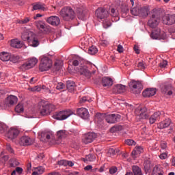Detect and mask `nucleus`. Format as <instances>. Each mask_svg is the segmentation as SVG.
<instances>
[{"instance_id": "obj_44", "label": "nucleus", "mask_w": 175, "mask_h": 175, "mask_svg": "<svg viewBox=\"0 0 175 175\" xmlns=\"http://www.w3.org/2000/svg\"><path fill=\"white\" fill-rule=\"evenodd\" d=\"M57 87V81H52L49 83V88H47L46 90L49 91V94H51V90L53 88H56Z\"/></svg>"}, {"instance_id": "obj_3", "label": "nucleus", "mask_w": 175, "mask_h": 175, "mask_svg": "<svg viewBox=\"0 0 175 175\" xmlns=\"http://www.w3.org/2000/svg\"><path fill=\"white\" fill-rule=\"evenodd\" d=\"M59 15L64 21H72L76 17L75 10L70 7L63 8L59 12Z\"/></svg>"}, {"instance_id": "obj_27", "label": "nucleus", "mask_w": 175, "mask_h": 175, "mask_svg": "<svg viewBox=\"0 0 175 175\" xmlns=\"http://www.w3.org/2000/svg\"><path fill=\"white\" fill-rule=\"evenodd\" d=\"M102 85L103 87H110V85H113V79L108 77H104L102 79Z\"/></svg>"}, {"instance_id": "obj_14", "label": "nucleus", "mask_w": 175, "mask_h": 175, "mask_svg": "<svg viewBox=\"0 0 175 175\" xmlns=\"http://www.w3.org/2000/svg\"><path fill=\"white\" fill-rule=\"evenodd\" d=\"M121 120V116L118 114H111L106 115L105 121L108 122V124H116V122H118Z\"/></svg>"}, {"instance_id": "obj_33", "label": "nucleus", "mask_w": 175, "mask_h": 175, "mask_svg": "<svg viewBox=\"0 0 175 175\" xmlns=\"http://www.w3.org/2000/svg\"><path fill=\"white\" fill-rule=\"evenodd\" d=\"M152 175H163V171L161 169V165H155L152 170Z\"/></svg>"}, {"instance_id": "obj_4", "label": "nucleus", "mask_w": 175, "mask_h": 175, "mask_svg": "<svg viewBox=\"0 0 175 175\" xmlns=\"http://www.w3.org/2000/svg\"><path fill=\"white\" fill-rule=\"evenodd\" d=\"M161 18V11L158 10H153L152 14L148 21V25L150 28H156L159 24V20Z\"/></svg>"}, {"instance_id": "obj_62", "label": "nucleus", "mask_w": 175, "mask_h": 175, "mask_svg": "<svg viewBox=\"0 0 175 175\" xmlns=\"http://www.w3.org/2000/svg\"><path fill=\"white\" fill-rule=\"evenodd\" d=\"M6 149L8 150V151H9V152H10L11 154H14V150H13V148H12V146L10 144H7L6 146Z\"/></svg>"}, {"instance_id": "obj_38", "label": "nucleus", "mask_w": 175, "mask_h": 175, "mask_svg": "<svg viewBox=\"0 0 175 175\" xmlns=\"http://www.w3.org/2000/svg\"><path fill=\"white\" fill-rule=\"evenodd\" d=\"M57 134L58 139H65V137H66V135H68V131L65 130H60L57 131Z\"/></svg>"}, {"instance_id": "obj_1", "label": "nucleus", "mask_w": 175, "mask_h": 175, "mask_svg": "<svg viewBox=\"0 0 175 175\" xmlns=\"http://www.w3.org/2000/svg\"><path fill=\"white\" fill-rule=\"evenodd\" d=\"M83 59L79 57H75L72 59V66H75V70L77 72V73L81 74L82 76L86 77V79H91L92 76V72L88 70V67L86 66H83Z\"/></svg>"}, {"instance_id": "obj_37", "label": "nucleus", "mask_w": 175, "mask_h": 175, "mask_svg": "<svg viewBox=\"0 0 175 175\" xmlns=\"http://www.w3.org/2000/svg\"><path fill=\"white\" fill-rule=\"evenodd\" d=\"M133 175H143L142 173V169L137 165H133L132 167Z\"/></svg>"}, {"instance_id": "obj_45", "label": "nucleus", "mask_w": 175, "mask_h": 175, "mask_svg": "<svg viewBox=\"0 0 175 175\" xmlns=\"http://www.w3.org/2000/svg\"><path fill=\"white\" fill-rule=\"evenodd\" d=\"M85 102H92V98L87 96H83L80 100V103H85Z\"/></svg>"}, {"instance_id": "obj_40", "label": "nucleus", "mask_w": 175, "mask_h": 175, "mask_svg": "<svg viewBox=\"0 0 175 175\" xmlns=\"http://www.w3.org/2000/svg\"><path fill=\"white\" fill-rule=\"evenodd\" d=\"M98 53V48L95 46H92L88 49V53L90 54V55H94V54H96Z\"/></svg>"}, {"instance_id": "obj_17", "label": "nucleus", "mask_w": 175, "mask_h": 175, "mask_svg": "<svg viewBox=\"0 0 175 175\" xmlns=\"http://www.w3.org/2000/svg\"><path fill=\"white\" fill-rule=\"evenodd\" d=\"M46 23L48 24H50L51 25H53L55 27H57L59 25V23H61V20L59 19V17L57 16H52L50 17H48L46 19Z\"/></svg>"}, {"instance_id": "obj_13", "label": "nucleus", "mask_w": 175, "mask_h": 175, "mask_svg": "<svg viewBox=\"0 0 175 175\" xmlns=\"http://www.w3.org/2000/svg\"><path fill=\"white\" fill-rule=\"evenodd\" d=\"M97 135L95 133H88L85 134L82 138V142L84 144H90V143H92L95 139H96Z\"/></svg>"}, {"instance_id": "obj_16", "label": "nucleus", "mask_w": 175, "mask_h": 175, "mask_svg": "<svg viewBox=\"0 0 175 175\" xmlns=\"http://www.w3.org/2000/svg\"><path fill=\"white\" fill-rule=\"evenodd\" d=\"M33 143H35L33 139L27 135L23 136L19 140V144L21 146H32Z\"/></svg>"}, {"instance_id": "obj_18", "label": "nucleus", "mask_w": 175, "mask_h": 175, "mask_svg": "<svg viewBox=\"0 0 175 175\" xmlns=\"http://www.w3.org/2000/svg\"><path fill=\"white\" fill-rule=\"evenodd\" d=\"M18 133H20V131L17 130L16 129L11 128L7 133V137L8 139H10L11 140H13L18 136Z\"/></svg>"}, {"instance_id": "obj_26", "label": "nucleus", "mask_w": 175, "mask_h": 175, "mask_svg": "<svg viewBox=\"0 0 175 175\" xmlns=\"http://www.w3.org/2000/svg\"><path fill=\"white\" fill-rule=\"evenodd\" d=\"M161 91L164 94H167V95H172L173 94V87H172V85H170V84L165 85L162 88Z\"/></svg>"}, {"instance_id": "obj_55", "label": "nucleus", "mask_w": 175, "mask_h": 175, "mask_svg": "<svg viewBox=\"0 0 175 175\" xmlns=\"http://www.w3.org/2000/svg\"><path fill=\"white\" fill-rule=\"evenodd\" d=\"M57 163L59 166H67V160H60Z\"/></svg>"}, {"instance_id": "obj_19", "label": "nucleus", "mask_w": 175, "mask_h": 175, "mask_svg": "<svg viewBox=\"0 0 175 175\" xmlns=\"http://www.w3.org/2000/svg\"><path fill=\"white\" fill-rule=\"evenodd\" d=\"M163 23L167 25L175 24V14L166 16L163 18Z\"/></svg>"}, {"instance_id": "obj_59", "label": "nucleus", "mask_w": 175, "mask_h": 175, "mask_svg": "<svg viewBox=\"0 0 175 175\" xmlns=\"http://www.w3.org/2000/svg\"><path fill=\"white\" fill-rule=\"evenodd\" d=\"M167 66V61H166V60H163V61L159 64L160 68H166Z\"/></svg>"}, {"instance_id": "obj_15", "label": "nucleus", "mask_w": 175, "mask_h": 175, "mask_svg": "<svg viewBox=\"0 0 175 175\" xmlns=\"http://www.w3.org/2000/svg\"><path fill=\"white\" fill-rule=\"evenodd\" d=\"M77 114L83 120H88L90 118V112H88V109L84 107L77 109Z\"/></svg>"}, {"instance_id": "obj_64", "label": "nucleus", "mask_w": 175, "mask_h": 175, "mask_svg": "<svg viewBox=\"0 0 175 175\" xmlns=\"http://www.w3.org/2000/svg\"><path fill=\"white\" fill-rule=\"evenodd\" d=\"M117 51H118V53H123V51H124V47L122 46V45L119 44V45L118 46Z\"/></svg>"}, {"instance_id": "obj_21", "label": "nucleus", "mask_w": 175, "mask_h": 175, "mask_svg": "<svg viewBox=\"0 0 175 175\" xmlns=\"http://www.w3.org/2000/svg\"><path fill=\"white\" fill-rule=\"evenodd\" d=\"M155 94H157V89L155 88L146 89L142 92V95L144 96V98H150V96H154Z\"/></svg>"}, {"instance_id": "obj_42", "label": "nucleus", "mask_w": 175, "mask_h": 175, "mask_svg": "<svg viewBox=\"0 0 175 175\" xmlns=\"http://www.w3.org/2000/svg\"><path fill=\"white\" fill-rule=\"evenodd\" d=\"M15 111L16 113H23V111H24V107L23 106V104H18L15 107Z\"/></svg>"}, {"instance_id": "obj_46", "label": "nucleus", "mask_w": 175, "mask_h": 175, "mask_svg": "<svg viewBox=\"0 0 175 175\" xmlns=\"http://www.w3.org/2000/svg\"><path fill=\"white\" fill-rule=\"evenodd\" d=\"M146 66H147V65L143 61L139 62L137 64V68H139V69H140V70H144V69H146Z\"/></svg>"}, {"instance_id": "obj_20", "label": "nucleus", "mask_w": 175, "mask_h": 175, "mask_svg": "<svg viewBox=\"0 0 175 175\" xmlns=\"http://www.w3.org/2000/svg\"><path fill=\"white\" fill-rule=\"evenodd\" d=\"M106 120V113H97L94 118V121L99 125L103 124V120Z\"/></svg>"}, {"instance_id": "obj_28", "label": "nucleus", "mask_w": 175, "mask_h": 175, "mask_svg": "<svg viewBox=\"0 0 175 175\" xmlns=\"http://www.w3.org/2000/svg\"><path fill=\"white\" fill-rule=\"evenodd\" d=\"M11 46L14 49H21L23 47V43L18 39H14L11 40Z\"/></svg>"}, {"instance_id": "obj_9", "label": "nucleus", "mask_w": 175, "mask_h": 175, "mask_svg": "<svg viewBox=\"0 0 175 175\" xmlns=\"http://www.w3.org/2000/svg\"><path fill=\"white\" fill-rule=\"evenodd\" d=\"M129 87L133 94H140L143 90V85L139 81H132L129 83Z\"/></svg>"}, {"instance_id": "obj_60", "label": "nucleus", "mask_w": 175, "mask_h": 175, "mask_svg": "<svg viewBox=\"0 0 175 175\" xmlns=\"http://www.w3.org/2000/svg\"><path fill=\"white\" fill-rule=\"evenodd\" d=\"M159 39H162L163 40H165L166 39V33L163 31H160V37Z\"/></svg>"}, {"instance_id": "obj_54", "label": "nucleus", "mask_w": 175, "mask_h": 175, "mask_svg": "<svg viewBox=\"0 0 175 175\" xmlns=\"http://www.w3.org/2000/svg\"><path fill=\"white\" fill-rule=\"evenodd\" d=\"M110 14L112 17H117L118 16V12L116 9L111 8Z\"/></svg>"}, {"instance_id": "obj_50", "label": "nucleus", "mask_w": 175, "mask_h": 175, "mask_svg": "<svg viewBox=\"0 0 175 175\" xmlns=\"http://www.w3.org/2000/svg\"><path fill=\"white\" fill-rule=\"evenodd\" d=\"M108 157H113V155H116V149L111 148L108 150L107 152Z\"/></svg>"}, {"instance_id": "obj_32", "label": "nucleus", "mask_w": 175, "mask_h": 175, "mask_svg": "<svg viewBox=\"0 0 175 175\" xmlns=\"http://www.w3.org/2000/svg\"><path fill=\"white\" fill-rule=\"evenodd\" d=\"M62 66H64V62L61 60H56L54 64L53 69L55 72H58L60 69H62Z\"/></svg>"}, {"instance_id": "obj_48", "label": "nucleus", "mask_w": 175, "mask_h": 175, "mask_svg": "<svg viewBox=\"0 0 175 175\" xmlns=\"http://www.w3.org/2000/svg\"><path fill=\"white\" fill-rule=\"evenodd\" d=\"M36 172L38 173V174H43L44 173V167L40 166L36 168Z\"/></svg>"}, {"instance_id": "obj_61", "label": "nucleus", "mask_w": 175, "mask_h": 175, "mask_svg": "<svg viewBox=\"0 0 175 175\" xmlns=\"http://www.w3.org/2000/svg\"><path fill=\"white\" fill-rule=\"evenodd\" d=\"M42 137H46L47 140H50L51 135L49 133H42Z\"/></svg>"}, {"instance_id": "obj_35", "label": "nucleus", "mask_w": 175, "mask_h": 175, "mask_svg": "<svg viewBox=\"0 0 175 175\" xmlns=\"http://www.w3.org/2000/svg\"><path fill=\"white\" fill-rule=\"evenodd\" d=\"M144 151L142 146H135V148L132 151V155L136 156L142 154Z\"/></svg>"}, {"instance_id": "obj_11", "label": "nucleus", "mask_w": 175, "mask_h": 175, "mask_svg": "<svg viewBox=\"0 0 175 175\" xmlns=\"http://www.w3.org/2000/svg\"><path fill=\"white\" fill-rule=\"evenodd\" d=\"M135 114L138 120H147V118H148L147 107L137 108L135 110Z\"/></svg>"}, {"instance_id": "obj_31", "label": "nucleus", "mask_w": 175, "mask_h": 175, "mask_svg": "<svg viewBox=\"0 0 175 175\" xmlns=\"http://www.w3.org/2000/svg\"><path fill=\"white\" fill-rule=\"evenodd\" d=\"M67 90L69 91V92H73L75 90H76V83L72 81H67Z\"/></svg>"}, {"instance_id": "obj_25", "label": "nucleus", "mask_w": 175, "mask_h": 175, "mask_svg": "<svg viewBox=\"0 0 175 175\" xmlns=\"http://www.w3.org/2000/svg\"><path fill=\"white\" fill-rule=\"evenodd\" d=\"M161 118V112L157 111L154 113L150 118H149V124H155V122L158 121Z\"/></svg>"}, {"instance_id": "obj_47", "label": "nucleus", "mask_w": 175, "mask_h": 175, "mask_svg": "<svg viewBox=\"0 0 175 175\" xmlns=\"http://www.w3.org/2000/svg\"><path fill=\"white\" fill-rule=\"evenodd\" d=\"M95 158H96L95 155L94 154H88V155H86L85 157V159L88 162H94V161H95Z\"/></svg>"}, {"instance_id": "obj_63", "label": "nucleus", "mask_w": 175, "mask_h": 175, "mask_svg": "<svg viewBox=\"0 0 175 175\" xmlns=\"http://www.w3.org/2000/svg\"><path fill=\"white\" fill-rule=\"evenodd\" d=\"M31 90L33 92H39L40 90H42V88H40V87L39 86H36L34 88H32Z\"/></svg>"}, {"instance_id": "obj_53", "label": "nucleus", "mask_w": 175, "mask_h": 175, "mask_svg": "<svg viewBox=\"0 0 175 175\" xmlns=\"http://www.w3.org/2000/svg\"><path fill=\"white\" fill-rule=\"evenodd\" d=\"M125 144H127V146H135L136 143L133 139H126Z\"/></svg>"}, {"instance_id": "obj_22", "label": "nucleus", "mask_w": 175, "mask_h": 175, "mask_svg": "<svg viewBox=\"0 0 175 175\" xmlns=\"http://www.w3.org/2000/svg\"><path fill=\"white\" fill-rule=\"evenodd\" d=\"M17 96L11 95L7 97L5 104L8 105V106H13V105H16V103H17Z\"/></svg>"}, {"instance_id": "obj_8", "label": "nucleus", "mask_w": 175, "mask_h": 175, "mask_svg": "<svg viewBox=\"0 0 175 175\" xmlns=\"http://www.w3.org/2000/svg\"><path fill=\"white\" fill-rule=\"evenodd\" d=\"M36 26L38 29H39L40 32L44 35H47V33H50V32H51V27H50V26H47L44 21H36Z\"/></svg>"}, {"instance_id": "obj_36", "label": "nucleus", "mask_w": 175, "mask_h": 175, "mask_svg": "<svg viewBox=\"0 0 175 175\" xmlns=\"http://www.w3.org/2000/svg\"><path fill=\"white\" fill-rule=\"evenodd\" d=\"M161 36V29H157V30L153 31L150 36L152 39H159V37Z\"/></svg>"}, {"instance_id": "obj_52", "label": "nucleus", "mask_w": 175, "mask_h": 175, "mask_svg": "<svg viewBox=\"0 0 175 175\" xmlns=\"http://www.w3.org/2000/svg\"><path fill=\"white\" fill-rule=\"evenodd\" d=\"M29 21H31V18L27 17V18H25L24 19L19 21L18 23L19 24H28Z\"/></svg>"}, {"instance_id": "obj_51", "label": "nucleus", "mask_w": 175, "mask_h": 175, "mask_svg": "<svg viewBox=\"0 0 175 175\" xmlns=\"http://www.w3.org/2000/svg\"><path fill=\"white\" fill-rule=\"evenodd\" d=\"M65 88V84L62 82H57L56 90H64Z\"/></svg>"}, {"instance_id": "obj_41", "label": "nucleus", "mask_w": 175, "mask_h": 175, "mask_svg": "<svg viewBox=\"0 0 175 175\" xmlns=\"http://www.w3.org/2000/svg\"><path fill=\"white\" fill-rule=\"evenodd\" d=\"M18 59H20V56H18L17 55H11L10 54V61H11V62L16 64V62H18Z\"/></svg>"}, {"instance_id": "obj_30", "label": "nucleus", "mask_w": 175, "mask_h": 175, "mask_svg": "<svg viewBox=\"0 0 175 175\" xmlns=\"http://www.w3.org/2000/svg\"><path fill=\"white\" fill-rule=\"evenodd\" d=\"M32 10H43V12L47 10L46 5L40 3H38L33 6Z\"/></svg>"}, {"instance_id": "obj_6", "label": "nucleus", "mask_w": 175, "mask_h": 175, "mask_svg": "<svg viewBox=\"0 0 175 175\" xmlns=\"http://www.w3.org/2000/svg\"><path fill=\"white\" fill-rule=\"evenodd\" d=\"M73 111L70 110H64L60 111L59 112H55V114L53 116V118L55 120H57L59 121H64V120H66L70 116H72Z\"/></svg>"}, {"instance_id": "obj_10", "label": "nucleus", "mask_w": 175, "mask_h": 175, "mask_svg": "<svg viewBox=\"0 0 175 175\" xmlns=\"http://www.w3.org/2000/svg\"><path fill=\"white\" fill-rule=\"evenodd\" d=\"M95 16L100 20V21H103L105 18L109 17V12L103 8H98L95 12Z\"/></svg>"}, {"instance_id": "obj_58", "label": "nucleus", "mask_w": 175, "mask_h": 175, "mask_svg": "<svg viewBox=\"0 0 175 175\" xmlns=\"http://www.w3.org/2000/svg\"><path fill=\"white\" fill-rule=\"evenodd\" d=\"M18 165H20V163H18L16 159H12L11 161V166L12 167H14V166H18Z\"/></svg>"}, {"instance_id": "obj_12", "label": "nucleus", "mask_w": 175, "mask_h": 175, "mask_svg": "<svg viewBox=\"0 0 175 175\" xmlns=\"http://www.w3.org/2000/svg\"><path fill=\"white\" fill-rule=\"evenodd\" d=\"M38 64V59L36 57H32L29 60H28L26 63L23 64L21 66V69L22 70H27L28 69H31L35 66Z\"/></svg>"}, {"instance_id": "obj_7", "label": "nucleus", "mask_w": 175, "mask_h": 175, "mask_svg": "<svg viewBox=\"0 0 175 175\" xmlns=\"http://www.w3.org/2000/svg\"><path fill=\"white\" fill-rule=\"evenodd\" d=\"M53 66V62L50 58L44 57L41 59L39 69L41 72H46L49 70Z\"/></svg>"}, {"instance_id": "obj_57", "label": "nucleus", "mask_w": 175, "mask_h": 175, "mask_svg": "<svg viewBox=\"0 0 175 175\" xmlns=\"http://www.w3.org/2000/svg\"><path fill=\"white\" fill-rule=\"evenodd\" d=\"M117 170H118L117 169V167H111L109 169V173H110V174H115V173H117Z\"/></svg>"}, {"instance_id": "obj_29", "label": "nucleus", "mask_w": 175, "mask_h": 175, "mask_svg": "<svg viewBox=\"0 0 175 175\" xmlns=\"http://www.w3.org/2000/svg\"><path fill=\"white\" fill-rule=\"evenodd\" d=\"M114 89L118 94H122L126 91V86L122 84H118L115 86Z\"/></svg>"}, {"instance_id": "obj_43", "label": "nucleus", "mask_w": 175, "mask_h": 175, "mask_svg": "<svg viewBox=\"0 0 175 175\" xmlns=\"http://www.w3.org/2000/svg\"><path fill=\"white\" fill-rule=\"evenodd\" d=\"M144 166L145 172H148V170H150V169H151L150 161L149 160L145 161L144 163Z\"/></svg>"}, {"instance_id": "obj_5", "label": "nucleus", "mask_w": 175, "mask_h": 175, "mask_svg": "<svg viewBox=\"0 0 175 175\" xmlns=\"http://www.w3.org/2000/svg\"><path fill=\"white\" fill-rule=\"evenodd\" d=\"M39 113L41 116H49L51 111L55 109L54 105L49 103H40Z\"/></svg>"}, {"instance_id": "obj_49", "label": "nucleus", "mask_w": 175, "mask_h": 175, "mask_svg": "<svg viewBox=\"0 0 175 175\" xmlns=\"http://www.w3.org/2000/svg\"><path fill=\"white\" fill-rule=\"evenodd\" d=\"M6 124L0 122V133H4L5 131H6Z\"/></svg>"}, {"instance_id": "obj_34", "label": "nucleus", "mask_w": 175, "mask_h": 175, "mask_svg": "<svg viewBox=\"0 0 175 175\" xmlns=\"http://www.w3.org/2000/svg\"><path fill=\"white\" fill-rule=\"evenodd\" d=\"M0 59L3 62L10 61V53L6 52H2L0 53Z\"/></svg>"}, {"instance_id": "obj_24", "label": "nucleus", "mask_w": 175, "mask_h": 175, "mask_svg": "<svg viewBox=\"0 0 175 175\" xmlns=\"http://www.w3.org/2000/svg\"><path fill=\"white\" fill-rule=\"evenodd\" d=\"M150 13V8L148 6L139 7V17H147Z\"/></svg>"}, {"instance_id": "obj_23", "label": "nucleus", "mask_w": 175, "mask_h": 175, "mask_svg": "<svg viewBox=\"0 0 175 175\" xmlns=\"http://www.w3.org/2000/svg\"><path fill=\"white\" fill-rule=\"evenodd\" d=\"M171 124L172 120L170 119H165L157 124V128H159V129H165V128L170 126Z\"/></svg>"}, {"instance_id": "obj_39", "label": "nucleus", "mask_w": 175, "mask_h": 175, "mask_svg": "<svg viewBox=\"0 0 175 175\" xmlns=\"http://www.w3.org/2000/svg\"><path fill=\"white\" fill-rule=\"evenodd\" d=\"M131 13L133 16H139L140 7L137 6L131 10Z\"/></svg>"}, {"instance_id": "obj_2", "label": "nucleus", "mask_w": 175, "mask_h": 175, "mask_svg": "<svg viewBox=\"0 0 175 175\" xmlns=\"http://www.w3.org/2000/svg\"><path fill=\"white\" fill-rule=\"evenodd\" d=\"M21 38L24 42H28L31 47H38L39 46V40L36 38V35L29 30L25 31L21 35Z\"/></svg>"}, {"instance_id": "obj_56", "label": "nucleus", "mask_w": 175, "mask_h": 175, "mask_svg": "<svg viewBox=\"0 0 175 175\" xmlns=\"http://www.w3.org/2000/svg\"><path fill=\"white\" fill-rule=\"evenodd\" d=\"M111 26V23L109 21L103 22V27L105 29L109 28Z\"/></svg>"}]
</instances>
